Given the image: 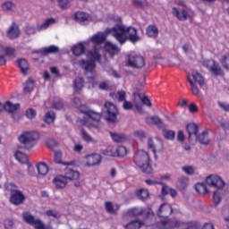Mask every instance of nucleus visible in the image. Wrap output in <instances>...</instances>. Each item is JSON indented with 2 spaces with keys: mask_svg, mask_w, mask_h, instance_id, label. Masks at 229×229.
Listing matches in <instances>:
<instances>
[{
  "mask_svg": "<svg viewBox=\"0 0 229 229\" xmlns=\"http://www.w3.org/2000/svg\"><path fill=\"white\" fill-rule=\"evenodd\" d=\"M104 157H115V148L109 147L102 151Z\"/></svg>",
  "mask_w": 229,
  "mask_h": 229,
  "instance_id": "50",
  "label": "nucleus"
},
{
  "mask_svg": "<svg viewBox=\"0 0 229 229\" xmlns=\"http://www.w3.org/2000/svg\"><path fill=\"white\" fill-rule=\"evenodd\" d=\"M193 78V81H192ZM187 81L190 83L191 90L192 94L195 96H198L199 94V89H198V86H196V83L199 85V87L205 86V78H203V75L198 72H191V75H188Z\"/></svg>",
  "mask_w": 229,
  "mask_h": 229,
  "instance_id": "9",
  "label": "nucleus"
},
{
  "mask_svg": "<svg viewBox=\"0 0 229 229\" xmlns=\"http://www.w3.org/2000/svg\"><path fill=\"white\" fill-rule=\"evenodd\" d=\"M11 117L14 123H19L22 119V114L15 111L14 113H11Z\"/></svg>",
  "mask_w": 229,
  "mask_h": 229,
  "instance_id": "58",
  "label": "nucleus"
},
{
  "mask_svg": "<svg viewBox=\"0 0 229 229\" xmlns=\"http://www.w3.org/2000/svg\"><path fill=\"white\" fill-rule=\"evenodd\" d=\"M228 60L229 54L223 55L222 58L220 59V64H222V67H224L225 69H229Z\"/></svg>",
  "mask_w": 229,
  "mask_h": 229,
  "instance_id": "54",
  "label": "nucleus"
},
{
  "mask_svg": "<svg viewBox=\"0 0 229 229\" xmlns=\"http://www.w3.org/2000/svg\"><path fill=\"white\" fill-rule=\"evenodd\" d=\"M99 164H101V155L92 154L88 157V161L86 163L88 167H94V165H99Z\"/></svg>",
  "mask_w": 229,
  "mask_h": 229,
  "instance_id": "23",
  "label": "nucleus"
},
{
  "mask_svg": "<svg viewBox=\"0 0 229 229\" xmlns=\"http://www.w3.org/2000/svg\"><path fill=\"white\" fill-rule=\"evenodd\" d=\"M176 185L180 191H185L189 185V178L185 176L179 178Z\"/></svg>",
  "mask_w": 229,
  "mask_h": 229,
  "instance_id": "34",
  "label": "nucleus"
},
{
  "mask_svg": "<svg viewBox=\"0 0 229 229\" xmlns=\"http://www.w3.org/2000/svg\"><path fill=\"white\" fill-rule=\"evenodd\" d=\"M127 40H130L132 44H137L140 41V37L137 34V29L133 27L127 28Z\"/></svg>",
  "mask_w": 229,
  "mask_h": 229,
  "instance_id": "19",
  "label": "nucleus"
},
{
  "mask_svg": "<svg viewBox=\"0 0 229 229\" xmlns=\"http://www.w3.org/2000/svg\"><path fill=\"white\" fill-rule=\"evenodd\" d=\"M106 33L111 34L122 46L128 40L127 28L124 25L116 24L113 28H107Z\"/></svg>",
  "mask_w": 229,
  "mask_h": 229,
  "instance_id": "7",
  "label": "nucleus"
},
{
  "mask_svg": "<svg viewBox=\"0 0 229 229\" xmlns=\"http://www.w3.org/2000/svg\"><path fill=\"white\" fill-rule=\"evenodd\" d=\"M72 51L75 56H81L85 53V46L82 43H79L72 48Z\"/></svg>",
  "mask_w": 229,
  "mask_h": 229,
  "instance_id": "35",
  "label": "nucleus"
},
{
  "mask_svg": "<svg viewBox=\"0 0 229 229\" xmlns=\"http://www.w3.org/2000/svg\"><path fill=\"white\" fill-rule=\"evenodd\" d=\"M13 8H15V4H13V2L7 1L2 4V9L4 12H12Z\"/></svg>",
  "mask_w": 229,
  "mask_h": 229,
  "instance_id": "49",
  "label": "nucleus"
},
{
  "mask_svg": "<svg viewBox=\"0 0 229 229\" xmlns=\"http://www.w3.org/2000/svg\"><path fill=\"white\" fill-rule=\"evenodd\" d=\"M133 162L145 174H151L153 173V167L149 164V155L148 152L143 150L137 151L133 156Z\"/></svg>",
  "mask_w": 229,
  "mask_h": 229,
  "instance_id": "3",
  "label": "nucleus"
},
{
  "mask_svg": "<svg viewBox=\"0 0 229 229\" xmlns=\"http://www.w3.org/2000/svg\"><path fill=\"white\" fill-rule=\"evenodd\" d=\"M106 210L108 212V214H115V211L114 210V205L112 202H106Z\"/></svg>",
  "mask_w": 229,
  "mask_h": 229,
  "instance_id": "62",
  "label": "nucleus"
},
{
  "mask_svg": "<svg viewBox=\"0 0 229 229\" xmlns=\"http://www.w3.org/2000/svg\"><path fill=\"white\" fill-rule=\"evenodd\" d=\"M81 137L84 142H94V138H92L85 129L81 130Z\"/></svg>",
  "mask_w": 229,
  "mask_h": 229,
  "instance_id": "44",
  "label": "nucleus"
},
{
  "mask_svg": "<svg viewBox=\"0 0 229 229\" xmlns=\"http://www.w3.org/2000/svg\"><path fill=\"white\" fill-rule=\"evenodd\" d=\"M4 228L5 229H12L13 228V221L11 219H7L4 221Z\"/></svg>",
  "mask_w": 229,
  "mask_h": 229,
  "instance_id": "64",
  "label": "nucleus"
},
{
  "mask_svg": "<svg viewBox=\"0 0 229 229\" xmlns=\"http://www.w3.org/2000/svg\"><path fill=\"white\" fill-rule=\"evenodd\" d=\"M25 115L27 119H35V117H37V111H35L33 108H30L26 111Z\"/></svg>",
  "mask_w": 229,
  "mask_h": 229,
  "instance_id": "56",
  "label": "nucleus"
},
{
  "mask_svg": "<svg viewBox=\"0 0 229 229\" xmlns=\"http://www.w3.org/2000/svg\"><path fill=\"white\" fill-rule=\"evenodd\" d=\"M40 139L38 132L35 131H24L18 137V140L21 146H19V149H26L30 151V149H33L35 145L37 144V140Z\"/></svg>",
  "mask_w": 229,
  "mask_h": 229,
  "instance_id": "2",
  "label": "nucleus"
},
{
  "mask_svg": "<svg viewBox=\"0 0 229 229\" xmlns=\"http://www.w3.org/2000/svg\"><path fill=\"white\" fill-rule=\"evenodd\" d=\"M117 115H119L117 106L110 102H106L104 105V119L106 121L107 124L115 126L118 123Z\"/></svg>",
  "mask_w": 229,
  "mask_h": 229,
  "instance_id": "6",
  "label": "nucleus"
},
{
  "mask_svg": "<svg viewBox=\"0 0 229 229\" xmlns=\"http://www.w3.org/2000/svg\"><path fill=\"white\" fill-rule=\"evenodd\" d=\"M80 110L81 114H85V115H88V117H89V119H92V121H96L98 123V121L101 120V114H99L97 112L90 111L87 109L85 106H81Z\"/></svg>",
  "mask_w": 229,
  "mask_h": 229,
  "instance_id": "24",
  "label": "nucleus"
},
{
  "mask_svg": "<svg viewBox=\"0 0 229 229\" xmlns=\"http://www.w3.org/2000/svg\"><path fill=\"white\" fill-rule=\"evenodd\" d=\"M105 49L112 56L117 55L121 51L119 47H117L116 45H114L110 42L106 43Z\"/></svg>",
  "mask_w": 229,
  "mask_h": 229,
  "instance_id": "29",
  "label": "nucleus"
},
{
  "mask_svg": "<svg viewBox=\"0 0 229 229\" xmlns=\"http://www.w3.org/2000/svg\"><path fill=\"white\" fill-rule=\"evenodd\" d=\"M147 124H154L159 130H163V136L166 140H174V137H176V132L171 130H165L167 125L160 119V117L154 115L149 116L146 119Z\"/></svg>",
  "mask_w": 229,
  "mask_h": 229,
  "instance_id": "4",
  "label": "nucleus"
},
{
  "mask_svg": "<svg viewBox=\"0 0 229 229\" xmlns=\"http://www.w3.org/2000/svg\"><path fill=\"white\" fill-rule=\"evenodd\" d=\"M128 216L130 217H139V216L146 215L145 218L149 219V217H153V210L151 208H133L127 211Z\"/></svg>",
  "mask_w": 229,
  "mask_h": 229,
  "instance_id": "11",
  "label": "nucleus"
},
{
  "mask_svg": "<svg viewBox=\"0 0 229 229\" xmlns=\"http://www.w3.org/2000/svg\"><path fill=\"white\" fill-rule=\"evenodd\" d=\"M54 160L55 164H63L64 165H69V163L62 162V152H55Z\"/></svg>",
  "mask_w": 229,
  "mask_h": 229,
  "instance_id": "52",
  "label": "nucleus"
},
{
  "mask_svg": "<svg viewBox=\"0 0 229 229\" xmlns=\"http://www.w3.org/2000/svg\"><path fill=\"white\" fill-rule=\"evenodd\" d=\"M55 119H56V114H55V112L53 111H48L45 114V123H47V124H53Z\"/></svg>",
  "mask_w": 229,
  "mask_h": 229,
  "instance_id": "39",
  "label": "nucleus"
},
{
  "mask_svg": "<svg viewBox=\"0 0 229 229\" xmlns=\"http://www.w3.org/2000/svg\"><path fill=\"white\" fill-rule=\"evenodd\" d=\"M195 191L199 194H207L208 192V190L207 189V185L203 182H199L195 185Z\"/></svg>",
  "mask_w": 229,
  "mask_h": 229,
  "instance_id": "41",
  "label": "nucleus"
},
{
  "mask_svg": "<svg viewBox=\"0 0 229 229\" xmlns=\"http://www.w3.org/2000/svg\"><path fill=\"white\" fill-rule=\"evenodd\" d=\"M159 185H162L161 194L163 196H167L171 191V188L164 182H161Z\"/></svg>",
  "mask_w": 229,
  "mask_h": 229,
  "instance_id": "59",
  "label": "nucleus"
},
{
  "mask_svg": "<svg viewBox=\"0 0 229 229\" xmlns=\"http://www.w3.org/2000/svg\"><path fill=\"white\" fill-rule=\"evenodd\" d=\"M89 59H81L79 61V67L86 71V72H94L96 70V62H99L101 60V55L98 52V50H91L89 52Z\"/></svg>",
  "mask_w": 229,
  "mask_h": 229,
  "instance_id": "5",
  "label": "nucleus"
},
{
  "mask_svg": "<svg viewBox=\"0 0 229 229\" xmlns=\"http://www.w3.org/2000/svg\"><path fill=\"white\" fill-rule=\"evenodd\" d=\"M173 15L178 19V21H187V17H189V13L186 10H179L176 7L173 8Z\"/></svg>",
  "mask_w": 229,
  "mask_h": 229,
  "instance_id": "26",
  "label": "nucleus"
},
{
  "mask_svg": "<svg viewBox=\"0 0 229 229\" xmlns=\"http://www.w3.org/2000/svg\"><path fill=\"white\" fill-rule=\"evenodd\" d=\"M5 55L6 56H10L11 58H15V48L6 47Z\"/></svg>",
  "mask_w": 229,
  "mask_h": 229,
  "instance_id": "60",
  "label": "nucleus"
},
{
  "mask_svg": "<svg viewBox=\"0 0 229 229\" xmlns=\"http://www.w3.org/2000/svg\"><path fill=\"white\" fill-rule=\"evenodd\" d=\"M16 160H18V162H20L21 164H28L29 162V157L28 155L21 152V151H16L15 155H14Z\"/></svg>",
  "mask_w": 229,
  "mask_h": 229,
  "instance_id": "37",
  "label": "nucleus"
},
{
  "mask_svg": "<svg viewBox=\"0 0 229 229\" xmlns=\"http://www.w3.org/2000/svg\"><path fill=\"white\" fill-rule=\"evenodd\" d=\"M182 171H184L186 174H194V167L191 165L183 166Z\"/></svg>",
  "mask_w": 229,
  "mask_h": 229,
  "instance_id": "63",
  "label": "nucleus"
},
{
  "mask_svg": "<svg viewBox=\"0 0 229 229\" xmlns=\"http://www.w3.org/2000/svg\"><path fill=\"white\" fill-rule=\"evenodd\" d=\"M20 36L21 29H19V25H17L15 22H13L6 32V37L11 40H15V38H19Z\"/></svg>",
  "mask_w": 229,
  "mask_h": 229,
  "instance_id": "17",
  "label": "nucleus"
},
{
  "mask_svg": "<svg viewBox=\"0 0 229 229\" xmlns=\"http://www.w3.org/2000/svg\"><path fill=\"white\" fill-rule=\"evenodd\" d=\"M73 85H74L75 92H80V90H81V89H83V78H81V77L76 78L74 80Z\"/></svg>",
  "mask_w": 229,
  "mask_h": 229,
  "instance_id": "45",
  "label": "nucleus"
},
{
  "mask_svg": "<svg viewBox=\"0 0 229 229\" xmlns=\"http://www.w3.org/2000/svg\"><path fill=\"white\" fill-rule=\"evenodd\" d=\"M136 196L139 199L144 201L145 199H148V198H149V191H148V190H140L137 191Z\"/></svg>",
  "mask_w": 229,
  "mask_h": 229,
  "instance_id": "46",
  "label": "nucleus"
},
{
  "mask_svg": "<svg viewBox=\"0 0 229 229\" xmlns=\"http://www.w3.org/2000/svg\"><path fill=\"white\" fill-rule=\"evenodd\" d=\"M186 131L188 132L189 142H194L196 140L195 137L198 135L199 127L195 123H190L186 125Z\"/></svg>",
  "mask_w": 229,
  "mask_h": 229,
  "instance_id": "16",
  "label": "nucleus"
},
{
  "mask_svg": "<svg viewBox=\"0 0 229 229\" xmlns=\"http://www.w3.org/2000/svg\"><path fill=\"white\" fill-rule=\"evenodd\" d=\"M21 109V104L16 103L13 104L11 101H6L4 104V111L7 112V114H13Z\"/></svg>",
  "mask_w": 229,
  "mask_h": 229,
  "instance_id": "25",
  "label": "nucleus"
},
{
  "mask_svg": "<svg viewBox=\"0 0 229 229\" xmlns=\"http://www.w3.org/2000/svg\"><path fill=\"white\" fill-rule=\"evenodd\" d=\"M51 24H55V19L53 18L47 19L43 23H41L38 27V30H39V31H42V30H47V28H49Z\"/></svg>",
  "mask_w": 229,
  "mask_h": 229,
  "instance_id": "42",
  "label": "nucleus"
},
{
  "mask_svg": "<svg viewBox=\"0 0 229 229\" xmlns=\"http://www.w3.org/2000/svg\"><path fill=\"white\" fill-rule=\"evenodd\" d=\"M133 135L137 139H140V140H144V139H146V137H147L146 132L142 130L135 131L133 132Z\"/></svg>",
  "mask_w": 229,
  "mask_h": 229,
  "instance_id": "53",
  "label": "nucleus"
},
{
  "mask_svg": "<svg viewBox=\"0 0 229 229\" xmlns=\"http://www.w3.org/2000/svg\"><path fill=\"white\" fill-rule=\"evenodd\" d=\"M127 67H131L132 69H142L146 65V60L135 53H131L128 55V59L125 63Z\"/></svg>",
  "mask_w": 229,
  "mask_h": 229,
  "instance_id": "10",
  "label": "nucleus"
},
{
  "mask_svg": "<svg viewBox=\"0 0 229 229\" xmlns=\"http://www.w3.org/2000/svg\"><path fill=\"white\" fill-rule=\"evenodd\" d=\"M24 199H26V197H24L22 191L19 190L12 191L10 201L13 205H22Z\"/></svg>",
  "mask_w": 229,
  "mask_h": 229,
  "instance_id": "13",
  "label": "nucleus"
},
{
  "mask_svg": "<svg viewBox=\"0 0 229 229\" xmlns=\"http://www.w3.org/2000/svg\"><path fill=\"white\" fill-rule=\"evenodd\" d=\"M67 180L72 182V180H80V172L70 167L64 169V175Z\"/></svg>",
  "mask_w": 229,
  "mask_h": 229,
  "instance_id": "20",
  "label": "nucleus"
},
{
  "mask_svg": "<svg viewBox=\"0 0 229 229\" xmlns=\"http://www.w3.org/2000/svg\"><path fill=\"white\" fill-rule=\"evenodd\" d=\"M206 183L209 187H215L216 191L213 192V202L215 207H217L221 200L223 199L222 196L225 194V181L219 175L211 174L206 178Z\"/></svg>",
  "mask_w": 229,
  "mask_h": 229,
  "instance_id": "1",
  "label": "nucleus"
},
{
  "mask_svg": "<svg viewBox=\"0 0 229 229\" xmlns=\"http://www.w3.org/2000/svg\"><path fill=\"white\" fill-rule=\"evenodd\" d=\"M162 146H164V144L162 143V140H160V138H148V148L154 153L155 158H157V150L162 149Z\"/></svg>",
  "mask_w": 229,
  "mask_h": 229,
  "instance_id": "12",
  "label": "nucleus"
},
{
  "mask_svg": "<svg viewBox=\"0 0 229 229\" xmlns=\"http://www.w3.org/2000/svg\"><path fill=\"white\" fill-rule=\"evenodd\" d=\"M115 157H126L128 150L124 146H119L117 148H114Z\"/></svg>",
  "mask_w": 229,
  "mask_h": 229,
  "instance_id": "47",
  "label": "nucleus"
},
{
  "mask_svg": "<svg viewBox=\"0 0 229 229\" xmlns=\"http://www.w3.org/2000/svg\"><path fill=\"white\" fill-rule=\"evenodd\" d=\"M146 34L150 38H157L158 37V28L156 25H148L147 27Z\"/></svg>",
  "mask_w": 229,
  "mask_h": 229,
  "instance_id": "32",
  "label": "nucleus"
},
{
  "mask_svg": "<svg viewBox=\"0 0 229 229\" xmlns=\"http://www.w3.org/2000/svg\"><path fill=\"white\" fill-rule=\"evenodd\" d=\"M144 87H146V75H141L139 78L138 84L135 88V92L133 93L134 96H138V98H140V93H139L140 90H143Z\"/></svg>",
  "mask_w": 229,
  "mask_h": 229,
  "instance_id": "27",
  "label": "nucleus"
},
{
  "mask_svg": "<svg viewBox=\"0 0 229 229\" xmlns=\"http://www.w3.org/2000/svg\"><path fill=\"white\" fill-rule=\"evenodd\" d=\"M22 219L24 223L33 226L34 229H54L53 225H47L42 221V219L36 217L35 216L31 215V213L25 211L22 213Z\"/></svg>",
  "mask_w": 229,
  "mask_h": 229,
  "instance_id": "8",
  "label": "nucleus"
},
{
  "mask_svg": "<svg viewBox=\"0 0 229 229\" xmlns=\"http://www.w3.org/2000/svg\"><path fill=\"white\" fill-rule=\"evenodd\" d=\"M196 142H199V144H202V146H208V144H210V140H208V132L207 131H204L200 134H197L195 137V140L191 142V144H194Z\"/></svg>",
  "mask_w": 229,
  "mask_h": 229,
  "instance_id": "18",
  "label": "nucleus"
},
{
  "mask_svg": "<svg viewBox=\"0 0 229 229\" xmlns=\"http://www.w3.org/2000/svg\"><path fill=\"white\" fill-rule=\"evenodd\" d=\"M57 2L62 10H67L69 8V0H57Z\"/></svg>",
  "mask_w": 229,
  "mask_h": 229,
  "instance_id": "61",
  "label": "nucleus"
},
{
  "mask_svg": "<svg viewBox=\"0 0 229 229\" xmlns=\"http://www.w3.org/2000/svg\"><path fill=\"white\" fill-rule=\"evenodd\" d=\"M46 216H47V217H54V219H60V217H62V214L55 209L47 210Z\"/></svg>",
  "mask_w": 229,
  "mask_h": 229,
  "instance_id": "48",
  "label": "nucleus"
},
{
  "mask_svg": "<svg viewBox=\"0 0 229 229\" xmlns=\"http://www.w3.org/2000/svg\"><path fill=\"white\" fill-rule=\"evenodd\" d=\"M216 62L214 59H208L203 61L202 65L210 71L216 65Z\"/></svg>",
  "mask_w": 229,
  "mask_h": 229,
  "instance_id": "51",
  "label": "nucleus"
},
{
  "mask_svg": "<svg viewBox=\"0 0 229 229\" xmlns=\"http://www.w3.org/2000/svg\"><path fill=\"white\" fill-rule=\"evenodd\" d=\"M74 19L77 22H85L90 19L89 13L83 12H77L74 13Z\"/></svg>",
  "mask_w": 229,
  "mask_h": 229,
  "instance_id": "33",
  "label": "nucleus"
},
{
  "mask_svg": "<svg viewBox=\"0 0 229 229\" xmlns=\"http://www.w3.org/2000/svg\"><path fill=\"white\" fill-rule=\"evenodd\" d=\"M211 74L213 76H223V70L221 69V66H219V64H215V65L209 70Z\"/></svg>",
  "mask_w": 229,
  "mask_h": 229,
  "instance_id": "40",
  "label": "nucleus"
},
{
  "mask_svg": "<svg viewBox=\"0 0 229 229\" xmlns=\"http://www.w3.org/2000/svg\"><path fill=\"white\" fill-rule=\"evenodd\" d=\"M140 226H142V224L139 220H133L127 224L124 228L125 229H140Z\"/></svg>",
  "mask_w": 229,
  "mask_h": 229,
  "instance_id": "43",
  "label": "nucleus"
},
{
  "mask_svg": "<svg viewBox=\"0 0 229 229\" xmlns=\"http://www.w3.org/2000/svg\"><path fill=\"white\" fill-rule=\"evenodd\" d=\"M58 51H60V48L55 45H52L50 47H43L39 50V53H41V55H53L55 53H58Z\"/></svg>",
  "mask_w": 229,
  "mask_h": 229,
  "instance_id": "30",
  "label": "nucleus"
},
{
  "mask_svg": "<svg viewBox=\"0 0 229 229\" xmlns=\"http://www.w3.org/2000/svg\"><path fill=\"white\" fill-rule=\"evenodd\" d=\"M106 38L105 37L104 33L98 32L91 38V42H93L94 44H103Z\"/></svg>",
  "mask_w": 229,
  "mask_h": 229,
  "instance_id": "38",
  "label": "nucleus"
},
{
  "mask_svg": "<svg viewBox=\"0 0 229 229\" xmlns=\"http://www.w3.org/2000/svg\"><path fill=\"white\" fill-rule=\"evenodd\" d=\"M55 189H65L67 187V179L64 175L58 174L53 179Z\"/></svg>",
  "mask_w": 229,
  "mask_h": 229,
  "instance_id": "21",
  "label": "nucleus"
},
{
  "mask_svg": "<svg viewBox=\"0 0 229 229\" xmlns=\"http://www.w3.org/2000/svg\"><path fill=\"white\" fill-rule=\"evenodd\" d=\"M173 214V208L171 205L167 203H163L160 205L159 208L157 211V217H163L165 219L166 217H169Z\"/></svg>",
  "mask_w": 229,
  "mask_h": 229,
  "instance_id": "14",
  "label": "nucleus"
},
{
  "mask_svg": "<svg viewBox=\"0 0 229 229\" xmlns=\"http://www.w3.org/2000/svg\"><path fill=\"white\" fill-rule=\"evenodd\" d=\"M35 89V81L33 79L30 78L23 85L24 94H31Z\"/></svg>",
  "mask_w": 229,
  "mask_h": 229,
  "instance_id": "28",
  "label": "nucleus"
},
{
  "mask_svg": "<svg viewBox=\"0 0 229 229\" xmlns=\"http://www.w3.org/2000/svg\"><path fill=\"white\" fill-rule=\"evenodd\" d=\"M98 89H100V90H110V81H105L100 82Z\"/></svg>",
  "mask_w": 229,
  "mask_h": 229,
  "instance_id": "57",
  "label": "nucleus"
},
{
  "mask_svg": "<svg viewBox=\"0 0 229 229\" xmlns=\"http://www.w3.org/2000/svg\"><path fill=\"white\" fill-rule=\"evenodd\" d=\"M17 65L23 76H28V72H30V64H28V60L24 58H20L17 60Z\"/></svg>",
  "mask_w": 229,
  "mask_h": 229,
  "instance_id": "22",
  "label": "nucleus"
},
{
  "mask_svg": "<svg viewBox=\"0 0 229 229\" xmlns=\"http://www.w3.org/2000/svg\"><path fill=\"white\" fill-rule=\"evenodd\" d=\"M117 101H119L120 103L126 101V91L124 90L117 91Z\"/></svg>",
  "mask_w": 229,
  "mask_h": 229,
  "instance_id": "55",
  "label": "nucleus"
},
{
  "mask_svg": "<svg viewBox=\"0 0 229 229\" xmlns=\"http://www.w3.org/2000/svg\"><path fill=\"white\" fill-rule=\"evenodd\" d=\"M111 135V139H113L114 142H125V140H127L126 138V134L124 133H119V132H109Z\"/></svg>",
  "mask_w": 229,
  "mask_h": 229,
  "instance_id": "31",
  "label": "nucleus"
},
{
  "mask_svg": "<svg viewBox=\"0 0 229 229\" xmlns=\"http://www.w3.org/2000/svg\"><path fill=\"white\" fill-rule=\"evenodd\" d=\"M180 226V222L176 219H166L157 223L158 229H174Z\"/></svg>",
  "mask_w": 229,
  "mask_h": 229,
  "instance_id": "15",
  "label": "nucleus"
},
{
  "mask_svg": "<svg viewBox=\"0 0 229 229\" xmlns=\"http://www.w3.org/2000/svg\"><path fill=\"white\" fill-rule=\"evenodd\" d=\"M37 169H38V174H40L41 176H46V174L49 173V167L46 163L38 164Z\"/></svg>",
  "mask_w": 229,
  "mask_h": 229,
  "instance_id": "36",
  "label": "nucleus"
}]
</instances>
